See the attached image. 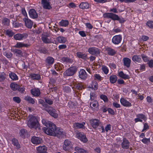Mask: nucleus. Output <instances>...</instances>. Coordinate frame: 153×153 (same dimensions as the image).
<instances>
[{
	"label": "nucleus",
	"mask_w": 153,
	"mask_h": 153,
	"mask_svg": "<svg viewBox=\"0 0 153 153\" xmlns=\"http://www.w3.org/2000/svg\"><path fill=\"white\" fill-rule=\"evenodd\" d=\"M110 12L112 13H105L103 14V18L105 19H107L105 21L106 22L109 23L112 20L114 21H118L121 24L123 23L126 21V20L122 17H120L114 13H118V11L116 8H113L110 9Z\"/></svg>",
	"instance_id": "1"
},
{
	"label": "nucleus",
	"mask_w": 153,
	"mask_h": 153,
	"mask_svg": "<svg viewBox=\"0 0 153 153\" xmlns=\"http://www.w3.org/2000/svg\"><path fill=\"white\" fill-rule=\"evenodd\" d=\"M38 117L32 116L28 120L27 125L28 127L30 129H36L40 126L38 120Z\"/></svg>",
	"instance_id": "2"
},
{
	"label": "nucleus",
	"mask_w": 153,
	"mask_h": 153,
	"mask_svg": "<svg viewBox=\"0 0 153 153\" xmlns=\"http://www.w3.org/2000/svg\"><path fill=\"white\" fill-rule=\"evenodd\" d=\"M56 126L53 123L48 127H44L43 129L44 132L48 135L55 136Z\"/></svg>",
	"instance_id": "3"
},
{
	"label": "nucleus",
	"mask_w": 153,
	"mask_h": 153,
	"mask_svg": "<svg viewBox=\"0 0 153 153\" xmlns=\"http://www.w3.org/2000/svg\"><path fill=\"white\" fill-rule=\"evenodd\" d=\"M77 70V67L76 66H73L66 70L63 74L65 76H71L76 73Z\"/></svg>",
	"instance_id": "4"
},
{
	"label": "nucleus",
	"mask_w": 153,
	"mask_h": 153,
	"mask_svg": "<svg viewBox=\"0 0 153 153\" xmlns=\"http://www.w3.org/2000/svg\"><path fill=\"white\" fill-rule=\"evenodd\" d=\"M122 39V36L121 35H116L113 37L111 42L114 45H118L121 43Z\"/></svg>",
	"instance_id": "5"
},
{
	"label": "nucleus",
	"mask_w": 153,
	"mask_h": 153,
	"mask_svg": "<svg viewBox=\"0 0 153 153\" xmlns=\"http://www.w3.org/2000/svg\"><path fill=\"white\" fill-rule=\"evenodd\" d=\"M91 126L95 129H96L101 123L100 120L98 119H91L89 120Z\"/></svg>",
	"instance_id": "6"
},
{
	"label": "nucleus",
	"mask_w": 153,
	"mask_h": 153,
	"mask_svg": "<svg viewBox=\"0 0 153 153\" xmlns=\"http://www.w3.org/2000/svg\"><path fill=\"white\" fill-rule=\"evenodd\" d=\"M72 145L71 142L68 140H65L63 145V149L65 151H69L72 147Z\"/></svg>",
	"instance_id": "7"
},
{
	"label": "nucleus",
	"mask_w": 153,
	"mask_h": 153,
	"mask_svg": "<svg viewBox=\"0 0 153 153\" xmlns=\"http://www.w3.org/2000/svg\"><path fill=\"white\" fill-rule=\"evenodd\" d=\"M136 117L137 118L134 119V121L135 123L138 122H142L143 120L146 121L147 119L146 117L142 113L136 114Z\"/></svg>",
	"instance_id": "8"
},
{
	"label": "nucleus",
	"mask_w": 153,
	"mask_h": 153,
	"mask_svg": "<svg viewBox=\"0 0 153 153\" xmlns=\"http://www.w3.org/2000/svg\"><path fill=\"white\" fill-rule=\"evenodd\" d=\"M121 143V147L124 150H127L129 149L130 142L126 138H123Z\"/></svg>",
	"instance_id": "9"
},
{
	"label": "nucleus",
	"mask_w": 153,
	"mask_h": 153,
	"mask_svg": "<svg viewBox=\"0 0 153 153\" xmlns=\"http://www.w3.org/2000/svg\"><path fill=\"white\" fill-rule=\"evenodd\" d=\"M98 103L96 100H91L90 102V106L93 111H97L98 109Z\"/></svg>",
	"instance_id": "10"
},
{
	"label": "nucleus",
	"mask_w": 153,
	"mask_h": 153,
	"mask_svg": "<svg viewBox=\"0 0 153 153\" xmlns=\"http://www.w3.org/2000/svg\"><path fill=\"white\" fill-rule=\"evenodd\" d=\"M23 20L24 21L26 26L28 28H31L33 25V22L28 17L24 18L23 19Z\"/></svg>",
	"instance_id": "11"
},
{
	"label": "nucleus",
	"mask_w": 153,
	"mask_h": 153,
	"mask_svg": "<svg viewBox=\"0 0 153 153\" xmlns=\"http://www.w3.org/2000/svg\"><path fill=\"white\" fill-rule=\"evenodd\" d=\"M88 51L91 55H97L100 53V51L97 48L92 47L89 48Z\"/></svg>",
	"instance_id": "12"
},
{
	"label": "nucleus",
	"mask_w": 153,
	"mask_h": 153,
	"mask_svg": "<svg viewBox=\"0 0 153 153\" xmlns=\"http://www.w3.org/2000/svg\"><path fill=\"white\" fill-rule=\"evenodd\" d=\"M120 101L121 104L124 107H129L132 106L131 103L124 98H121Z\"/></svg>",
	"instance_id": "13"
},
{
	"label": "nucleus",
	"mask_w": 153,
	"mask_h": 153,
	"mask_svg": "<svg viewBox=\"0 0 153 153\" xmlns=\"http://www.w3.org/2000/svg\"><path fill=\"white\" fill-rule=\"evenodd\" d=\"M105 50L107 51L108 54L110 56H114L117 53L116 50L110 47H107L105 48Z\"/></svg>",
	"instance_id": "14"
},
{
	"label": "nucleus",
	"mask_w": 153,
	"mask_h": 153,
	"mask_svg": "<svg viewBox=\"0 0 153 153\" xmlns=\"http://www.w3.org/2000/svg\"><path fill=\"white\" fill-rule=\"evenodd\" d=\"M77 138L84 143L86 142V137L83 132H78L76 134Z\"/></svg>",
	"instance_id": "15"
},
{
	"label": "nucleus",
	"mask_w": 153,
	"mask_h": 153,
	"mask_svg": "<svg viewBox=\"0 0 153 153\" xmlns=\"http://www.w3.org/2000/svg\"><path fill=\"white\" fill-rule=\"evenodd\" d=\"M28 36V35L27 33L21 34L17 33L14 35L13 37L16 40H21L23 38H26Z\"/></svg>",
	"instance_id": "16"
},
{
	"label": "nucleus",
	"mask_w": 153,
	"mask_h": 153,
	"mask_svg": "<svg viewBox=\"0 0 153 153\" xmlns=\"http://www.w3.org/2000/svg\"><path fill=\"white\" fill-rule=\"evenodd\" d=\"M31 141L33 144L39 145L42 142V139L38 137L33 136L31 138Z\"/></svg>",
	"instance_id": "17"
},
{
	"label": "nucleus",
	"mask_w": 153,
	"mask_h": 153,
	"mask_svg": "<svg viewBox=\"0 0 153 153\" xmlns=\"http://www.w3.org/2000/svg\"><path fill=\"white\" fill-rule=\"evenodd\" d=\"M71 86L73 89L74 90H81L82 89H84V88L81 84L76 83L74 82H73L71 85Z\"/></svg>",
	"instance_id": "18"
},
{
	"label": "nucleus",
	"mask_w": 153,
	"mask_h": 153,
	"mask_svg": "<svg viewBox=\"0 0 153 153\" xmlns=\"http://www.w3.org/2000/svg\"><path fill=\"white\" fill-rule=\"evenodd\" d=\"M123 61L124 66L127 68L130 67L131 60L128 57H124L123 59Z\"/></svg>",
	"instance_id": "19"
},
{
	"label": "nucleus",
	"mask_w": 153,
	"mask_h": 153,
	"mask_svg": "<svg viewBox=\"0 0 153 153\" xmlns=\"http://www.w3.org/2000/svg\"><path fill=\"white\" fill-rule=\"evenodd\" d=\"M42 4L43 8L45 9L49 10L51 8L48 0H42Z\"/></svg>",
	"instance_id": "20"
},
{
	"label": "nucleus",
	"mask_w": 153,
	"mask_h": 153,
	"mask_svg": "<svg viewBox=\"0 0 153 153\" xmlns=\"http://www.w3.org/2000/svg\"><path fill=\"white\" fill-rule=\"evenodd\" d=\"M45 110L54 118H56L58 117V114L55 113L56 111L52 107H50L48 109H46Z\"/></svg>",
	"instance_id": "21"
},
{
	"label": "nucleus",
	"mask_w": 153,
	"mask_h": 153,
	"mask_svg": "<svg viewBox=\"0 0 153 153\" xmlns=\"http://www.w3.org/2000/svg\"><path fill=\"white\" fill-rule=\"evenodd\" d=\"M29 14L30 17L33 19L37 18L38 17L36 11L34 9H30L29 11Z\"/></svg>",
	"instance_id": "22"
},
{
	"label": "nucleus",
	"mask_w": 153,
	"mask_h": 153,
	"mask_svg": "<svg viewBox=\"0 0 153 153\" xmlns=\"http://www.w3.org/2000/svg\"><path fill=\"white\" fill-rule=\"evenodd\" d=\"M47 149L45 146H39L37 148V153H48L47 152Z\"/></svg>",
	"instance_id": "23"
},
{
	"label": "nucleus",
	"mask_w": 153,
	"mask_h": 153,
	"mask_svg": "<svg viewBox=\"0 0 153 153\" xmlns=\"http://www.w3.org/2000/svg\"><path fill=\"white\" fill-rule=\"evenodd\" d=\"M117 75L120 78L125 80L129 79L130 78L129 76L124 74L123 71H118Z\"/></svg>",
	"instance_id": "24"
},
{
	"label": "nucleus",
	"mask_w": 153,
	"mask_h": 153,
	"mask_svg": "<svg viewBox=\"0 0 153 153\" xmlns=\"http://www.w3.org/2000/svg\"><path fill=\"white\" fill-rule=\"evenodd\" d=\"M30 45L27 44H25L21 42H17L14 47L16 48H20L23 47L28 48L29 47Z\"/></svg>",
	"instance_id": "25"
},
{
	"label": "nucleus",
	"mask_w": 153,
	"mask_h": 153,
	"mask_svg": "<svg viewBox=\"0 0 153 153\" xmlns=\"http://www.w3.org/2000/svg\"><path fill=\"white\" fill-rule=\"evenodd\" d=\"M30 91L31 94L35 97L39 96L40 94V90L38 88L33 89L31 90Z\"/></svg>",
	"instance_id": "26"
},
{
	"label": "nucleus",
	"mask_w": 153,
	"mask_h": 153,
	"mask_svg": "<svg viewBox=\"0 0 153 153\" xmlns=\"http://www.w3.org/2000/svg\"><path fill=\"white\" fill-rule=\"evenodd\" d=\"M85 123L84 122L82 123H75L74 124L73 126L75 128H85Z\"/></svg>",
	"instance_id": "27"
},
{
	"label": "nucleus",
	"mask_w": 153,
	"mask_h": 153,
	"mask_svg": "<svg viewBox=\"0 0 153 153\" xmlns=\"http://www.w3.org/2000/svg\"><path fill=\"white\" fill-rule=\"evenodd\" d=\"M132 60L135 62L141 63L142 62L141 58L140 56L137 55H134L132 57Z\"/></svg>",
	"instance_id": "28"
},
{
	"label": "nucleus",
	"mask_w": 153,
	"mask_h": 153,
	"mask_svg": "<svg viewBox=\"0 0 153 153\" xmlns=\"http://www.w3.org/2000/svg\"><path fill=\"white\" fill-rule=\"evenodd\" d=\"M55 136L59 138L61 136L64 135V132L62 129H60L59 128H56L55 130Z\"/></svg>",
	"instance_id": "29"
},
{
	"label": "nucleus",
	"mask_w": 153,
	"mask_h": 153,
	"mask_svg": "<svg viewBox=\"0 0 153 153\" xmlns=\"http://www.w3.org/2000/svg\"><path fill=\"white\" fill-rule=\"evenodd\" d=\"M79 73V77L80 78L83 79H86V72L84 70L81 69Z\"/></svg>",
	"instance_id": "30"
},
{
	"label": "nucleus",
	"mask_w": 153,
	"mask_h": 153,
	"mask_svg": "<svg viewBox=\"0 0 153 153\" xmlns=\"http://www.w3.org/2000/svg\"><path fill=\"white\" fill-rule=\"evenodd\" d=\"M117 76L115 75L112 74L109 77L110 82L111 84H114L117 82Z\"/></svg>",
	"instance_id": "31"
},
{
	"label": "nucleus",
	"mask_w": 153,
	"mask_h": 153,
	"mask_svg": "<svg viewBox=\"0 0 153 153\" xmlns=\"http://www.w3.org/2000/svg\"><path fill=\"white\" fill-rule=\"evenodd\" d=\"M29 77L33 80H39L41 79L40 75L38 74H31Z\"/></svg>",
	"instance_id": "32"
},
{
	"label": "nucleus",
	"mask_w": 153,
	"mask_h": 153,
	"mask_svg": "<svg viewBox=\"0 0 153 153\" xmlns=\"http://www.w3.org/2000/svg\"><path fill=\"white\" fill-rule=\"evenodd\" d=\"M11 142L14 146H16L18 149L20 148V145L17 139L15 138H13L11 140Z\"/></svg>",
	"instance_id": "33"
},
{
	"label": "nucleus",
	"mask_w": 153,
	"mask_h": 153,
	"mask_svg": "<svg viewBox=\"0 0 153 153\" xmlns=\"http://www.w3.org/2000/svg\"><path fill=\"white\" fill-rule=\"evenodd\" d=\"M12 51L13 52L14 54H16V56L18 55L20 57H22L23 56V53L22 51L18 49H13L12 50Z\"/></svg>",
	"instance_id": "34"
},
{
	"label": "nucleus",
	"mask_w": 153,
	"mask_h": 153,
	"mask_svg": "<svg viewBox=\"0 0 153 153\" xmlns=\"http://www.w3.org/2000/svg\"><path fill=\"white\" fill-rule=\"evenodd\" d=\"M57 41L60 43H64L67 41L66 38L62 36H59L56 38Z\"/></svg>",
	"instance_id": "35"
},
{
	"label": "nucleus",
	"mask_w": 153,
	"mask_h": 153,
	"mask_svg": "<svg viewBox=\"0 0 153 153\" xmlns=\"http://www.w3.org/2000/svg\"><path fill=\"white\" fill-rule=\"evenodd\" d=\"M98 84L96 81H93L91 82L90 87L94 90L96 91L98 89Z\"/></svg>",
	"instance_id": "36"
},
{
	"label": "nucleus",
	"mask_w": 153,
	"mask_h": 153,
	"mask_svg": "<svg viewBox=\"0 0 153 153\" xmlns=\"http://www.w3.org/2000/svg\"><path fill=\"white\" fill-rule=\"evenodd\" d=\"M24 99L27 101L28 103H31L32 104L35 103L34 99L28 96L25 97Z\"/></svg>",
	"instance_id": "37"
},
{
	"label": "nucleus",
	"mask_w": 153,
	"mask_h": 153,
	"mask_svg": "<svg viewBox=\"0 0 153 153\" xmlns=\"http://www.w3.org/2000/svg\"><path fill=\"white\" fill-rule=\"evenodd\" d=\"M9 76L11 79L13 80H18V78L17 76L13 72H10L9 73Z\"/></svg>",
	"instance_id": "38"
},
{
	"label": "nucleus",
	"mask_w": 153,
	"mask_h": 153,
	"mask_svg": "<svg viewBox=\"0 0 153 153\" xmlns=\"http://www.w3.org/2000/svg\"><path fill=\"white\" fill-rule=\"evenodd\" d=\"M42 39L43 42L45 43L49 44L51 43V40L48 38L47 36L43 35L42 37Z\"/></svg>",
	"instance_id": "39"
},
{
	"label": "nucleus",
	"mask_w": 153,
	"mask_h": 153,
	"mask_svg": "<svg viewBox=\"0 0 153 153\" xmlns=\"http://www.w3.org/2000/svg\"><path fill=\"white\" fill-rule=\"evenodd\" d=\"M94 80H97L98 82L101 81L103 78L100 74H94Z\"/></svg>",
	"instance_id": "40"
},
{
	"label": "nucleus",
	"mask_w": 153,
	"mask_h": 153,
	"mask_svg": "<svg viewBox=\"0 0 153 153\" xmlns=\"http://www.w3.org/2000/svg\"><path fill=\"white\" fill-rule=\"evenodd\" d=\"M61 60L62 61L66 63H72L73 61L72 59L65 57H62Z\"/></svg>",
	"instance_id": "41"
},
{
	"label": "nucleus",
	"mask_w": 153,
	"mask_h": 153,
	"mask_svg": "<svg viewBox=\"0 0 153 153\" xmlns=\"http://www.w3.org/2000/svg\"><path fill=\"white\" fill-rule=\"evenodd\" d=\"M42 121V124L46 126L47 127H48L51 125H52L53 123L51 122L48 121L45 119H43Z\"/></svg>",
	"instance_id": "42"
},
{
	"label": "nucleus",
	"mask_w": 153,
	"mask_h": 153,
	"mask_svg": "<svg viewBox=\"0 0 153 153\" xmlns=\"http://www.w3.org/2000/svg\"><path fill=\"white\" fill-rule=\"evenodd\" d=\"M10 20L6 18H4L1 21L2 24L5 26H8L9 25Z\"/></svg>",
	"instance_id": "43"
},
{
	"label": "nucleus",
	"mask_w": 153,
	"mask_h": 153,
	"mask_svg": "<svg viewBox=\"0 0 153 153\" xmlns=\"http://www.w3.org/2000/svg\"><path fill=\"white\" fill-rule=\"evenodd\" d=\"M54 59L53 58L50 56L48 57L45 60L46 62L49 65L53 64L54 62Z\"/></svg>",
	"instance_id": "44"
},
{
	"label": "nucleus",
	"mask_w": 153,
	"mask_h": 153,
	"mask_svg": "<svg viewBox=\"0 0 153 153\" xmlns=\"http://www.w3.org/2000/svg\"><path fill=\"white\" fill-rule=\"evenodd\" d=\"M77 56L79 58H81L84 60L86 59V54L80 52H78L76 53Z\"/></svg>",
	"instance_id": "45"
},
{
	"label": "nucleus",
	"mask_w": 153,
	"mask_h": 153,
	"mask_svg": "<svg viewBox=\"0 0 153 153\" xmlns=\"http://www.w3.org/2000/svg\"><path fill=\"white\" fill-rule=\"evenodd\" d=\"M59 25L62 27H66L69 24V22L67 20H62L59 22Z\"/></svg>",
	"instance_id": "46"
},
{
	"label": "nucleus",
	"mask_w": 153,
	"mask_h": 153,
	"mask_svg": "<svg viewBox=\"0 0 153 153\" xmlns=\"http://www.w3.org/2000/svg\"><path fill=\"white\" fill-rule=\"evenodd\" d=\"M101 70L105 74H107L109 72V70L107 67L105 65L102 66Z\"/></svg>",
	"instance_id": "47"
},
{
	"label": "nucleus",
	"mask_w": 153,
	"mask_h": 153,
	"mask_svg": "<svg viewBox=\"0 0 153 153\" xmlns=\"http://www.w3.org/2000/svg\"><path fill=\"white\" fill-rule=\"evenodd\" d=\"M141 141L144 144L148 145L150 142V139L144 137L141 140Z\"/></svg>",
	"instance_id": "48"
},
{
	"label": "nucleus",
	"mask_w": 153,
	"mask_h": 153,
	"mask_svg": "<svg viewBox=\"0 0 153 153\" xmlns=\"http://www.w3.org/2000/svg\"><path fill=\"white\" fill-rule=\"evenodd\" d=\"M27 131L26 130L24 129L20 130L19 132V134L22 137L24 138L25 137V134L27 133Z\"/></svg>",
	"instance_id": "49"
},
{
	"label": "nucleus",
	"mask_w": 153,
	"mask_h": 153,
	"mask_svg": "<svg viewBox=\"0 0 153 153\" xmlns=\"http://www.w3.org/2000/svg\"><path fill=\"white\" fill-rule=\"evenodd\" d=\"M5 34L6 35L10 37H12L14 35V33L12 30H6Z\"/></svg>",
	"instance_id": "50"
},
{
	"label": "nucleus",
	"mask_w": 153,
	"mask_h": 153,
	"mask_svg": "<svg viewBox=\"0 0 153 153\" xmlns=\"http://www.w3.org/2000/svg\"><path fill=\"white\" fill-rule=\"evenodd\" d=\"M146 25L149 28L153 29V21L149 20L146 23Z\"/></svg>",
	"instance_id": "51"
},
{
	"label": "nucleus",
	"mask_w": 153,
	"mask_h": 153,
	"mask_svg": "<svg viewBox=\"0 0 153 153\" xmlns=\"http://www.w3.org/2000/svg\"><path fill=\"white\" fill-rule=\"evenodd\" d=\"M4 55L8 59L11 58L13 56V54L11 53L8 51H6L4 52Z\"/></svg>",
	"instance_id": "52"
},
{
	"label": "nucleus",
	"mask_w": 153,
	"mask_h": 153,
	"mask_svg": "<svg viewBox=\"0 0 153 153\" xmlns=\"http://www.w3.org/2000/svg\"><path fill=\"white\" fill-rule=\"evenodd\" d=\"M141 56L144 62H146L149 61V58L146 55L144 54H141Z\"/></svg>",
	"instance_id": "53"
},
{
	"label": "nucleus",
	"mask_w": 153,
	"mask_h": 153,
	"mask_svg": "<svg viewBox=\"0 0 153 153\" xmlns=\"http://www.w3.org/2000/svg\"><path fill=\"white\" fill-rule=\"evenodd\" d=\"M100 98L102 100L105 102H107L108 101V98L106 96L102 94L100 96Z\"/></svg>",
	"instance_id": "54"
},
{
	"label": "nucleus",
	"mask_w": 153,
	"mask_h": 153,
	"mask_svg": "<svg viewBox=\"0 0 153 153\" xmlns=\"http://www.w3.org/2000/svg\"><path fill=\"white\" fill-rule=\"evenodd\" d=\"M10 87L12 89L15 91L18 89L19 85L17 84L13 83H11L10 84Z\"/></svg>",
	"instance_id": "55"
},
{
	"label": "nucleus",
	"mask_w": 153,
	"mask_h": 153,
	"mask_svg": "<svg viewBox=\"0 0 153 153\" xmlns=\"http://www.w3.org/2000/svg\"><path fill=\"white\" fill-rule=\"evenodd\" d=\"M79 7L82 9H85L86 7V3L85 2H81L79 4Z\"/></svg>",
	"instance_id": "56"
},
{
	"label": "nucleus",
	"mask_w": 153,
	"mask_h": 153,
	"mask_svg": "<svg viewBox=\"0 0 153 153\" xmlns=\"http://www.w3.org/2000/svg\"><path fill=\"white\" fill-rule=\"evenodd\" d=\"M149 129V126L147 123H143V128L142 130V132H144Z\"/></svg>",
	"instance_id": "57"
},
{
	"label": "nucleus",
	"mask_w": 153,
	"mask_h": 153,
	"mask_svg": "<svg viewBox=\"0 0 153 153\" xmlns=\"http://www.w3.org/2000/svg\"><path fill=\"white\" fill-rule=\"evenodd\" d=\"M45 102L49 105H52L53 103V101L49 98H45Z\"/></svg>",
	"instance_id": "58"
},
{
	"label": "nucleus",
	"mask_w": 153,
	"mask_h": 153,
	"mask_svg": "<svg viewBox=\"0 0 153 153\" xmlns=\"http://www.w3.org/2000/svg\"><path fill=\"white\" fill-rule=\"evenodd\" d=\"M13 100L15 102L19 103L21 102V99L19 97H14L13 98Z\"/></svg>",
	"instance_id": "59"
},
{
	"label": "nucleus",
	"mask_w": 153,
	"mask_h": 153,
	"mask_svg": "<svg viewBox=\"0 0 153 153\" xmlns=\"http://www.w3.org/2000/svg\"><path fill=\"white\" fill-rule=\"evenodd\" d=\"M13 25L14 27L17 28L20 26L21 24L19 23L15 22H13Z\"/></svg>",
	"instance_id": "60"
},
{
	"label": "nucleus",
	"mask_w": 153,
	"mask_h": 153,
	"mask_svg": "<svg viewBox=\"0 0 153 153\" xmlns=\"http://www.w3.org/2000/svg\"><path fill=\"white\" fill-rule=\"evenodd\" d=\"M147 64L150 68H152L153 67V60L151 59L149 60L147 62Z\"/></svg>",
	"instance_id": "61"
},
{
	"label": "nucleus",
	"mask_w": 153,
	"mask_h": 153,
	"mask_svg": "<svg viewBox=\"0 0 153 153\" xmlns=\"http://www.w3.org/2000/svg\"><path fill=\"white\" fill-rule=\"evenodd\" d=\"M108 113L112 115H114L115 114V111L111 108H108Z\"/></svg>",
	"instance_id": "62"
},
{
	"label": "nucleus",
	"mask_w": 153,
	"mask_h": 153,
	"mask_svg": "<svg viewBox=\"0 0 153 153\" xmlns=\"http://www.w3.org/2000/svg\"><path fill=\"white\" fill-rule=\"evenodd\" d=\"M39 51L40 53H42L44 54L48 52V50L45 48H41Z\"/></svg>",
	"instance_id": "63"
},
{
	"label": "nucleus",
	"mask_w": 153,
	"mask_h": 153,
	"mask_svg": "<svg viewBox=\"0 0 153 153\" xmlns=\"http://www.w3.org/2000/svg\"><path fill=\"white\" fill-rule=\"evenodd\" d=\"M113 105L115 108H120L121 105L120 104L118 103L117 102H114L112 103Z\"/></svg>",
	"instance_id": "64"
}]
</instances>
